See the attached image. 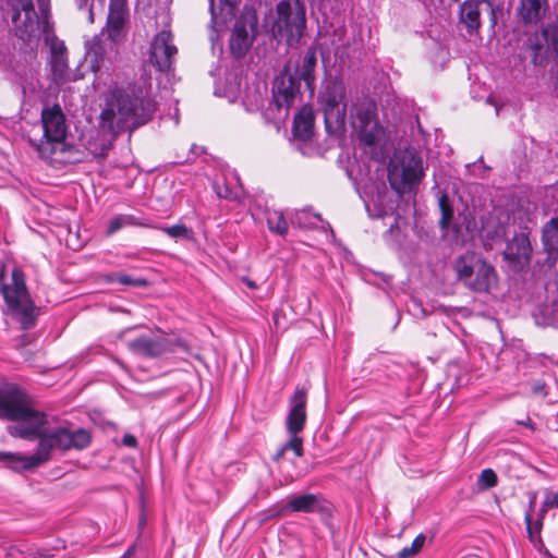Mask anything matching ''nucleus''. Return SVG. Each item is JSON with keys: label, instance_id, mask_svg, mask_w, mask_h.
Segmentation results:
<instances>
[{"label": "nucleus", "instance_id": "1", "mask_svg": "<svg viewBox=\"0 0 558 558\" xmlns=\"http://www.w3.org/2000/svg\"><path fill=\"white\" fill-rule=\"evenodd\" d=\"M2 417L13 421L7 432L27 440H38L31 456L2 452V464L14 470H34L51 459V451L84 449L90 444V435L84 428L71 432L64 426H52L49 416L36 410L33 398L19 385L2 378Z\"/></svg>", "mask_w": 558, "mask_h": 558}, {"label": "nucleus", "instance_id": "2", "mask_svg": "<svg viewBox=\"0 0 558 558\" xmlns=\"http://www.w3.org/2000/svg\"><path fill=\"white\" fill-rule=\"evenodd\" d=\"M156 110L150 98L132 97L123 90H116L100 113L101 126L112 134L134 130L147 123Z\"/></svg>", "mask_w": 558, "mask_h": 558}, {"label": "nucleus", "instance_id": "3", "mask_svg": "<svg viewBox=\"0 0 558 558\" xmlns=\"http://www.w3.org/2000/svg\"><path fill=\"white\" fill-rule=\"evenodd\" d=\"M316 65L317 48L312 46L300 57L293 73L286 66L276 78L272 89V104L280 117H288L289 109L294 105L300 94V81L305 83L311 95L314 94Z\"/></svg>", "mask_w": 558, "mask_h": 558}, {"label": "nucleus", "instance_id": "4", "mask_svg": "<svg viewBox=\"0 0 558 558\" xmlns=\"http://www.w3.org/2000/svg\"><path fill=\"white\" fill-rule=\"evenodd\" d=\"M2 298L7 305V314L20 325L22 330L33 329L40 315V308L33 301L24 271L14 266L11 276L4 282L2 265Z\"/></svg>", "mask_w": 558, "mask_h": 558}, {"label": "nucleus", "instance_id": "5", "mask_svg": "<svg viewBox=\"0 0 558 558\" xmlns=\"http://www.w3.org/2000/svg\"><path fill=\"white\" fill-rule=\"evenodd\" d=\"M452 267L457 280L473 292L487 293L497 283L494 266L477 253L466 252L458 256Z\"/></svg>", "mask_w": 558, "mask_h": 558}, {"label": "nucleus", "instance_id": "6", "mask_svg": "<svg viewBox=\"0 0 558 558\" xmlns=\"http://www.w3.org/2000/svg\"><path fill=\"white\" fill-rule=\"evenodd\" d=\"M425 173L422 157L414 150L395 154L388 166V181L398 194L414 191Z\"/></svg>", "mask_w": 558, "mask_h": 558}, {"label": "nucleus", "instance_id": "7", "mask_svg": "<svg viewBox=\"0 0 558 558\" xmlns=\"http://www.w3.org/2000/svg\"><path fill=\"white\" fill-rule=\"evenodd\" d=\"M305 7L301 0H281L276 4V15L265 17L267 35H304Z\"/></svg>", "mask_w": 558, "mask_h": 558}, {"label": "nucleus", "instance_id": "8", "mask_svg": "<svg viewBox=\"0 0 558 558\" xmlns=\"http://www.w3.org/2000/svg\"><path fill=\"white\" fill-rule=\"evenodd\" d=\"M41 123L45 141L37 146L41 158L52 159L58 153L68 150L64 143L66 133L64 116L59 106L45 108L41 112Z\"/></svg>", "mask_w": 558, "mask_h": 558}, {"label": "nucleus", "instance_id": "9", "mask_svg": "<svg viewBox=\"0 0 558 558\" xmlns=\"http://www.w3.org/2000/svg\"><path fill=\"white\" fill-rule=\"evenodd\" d=\"M351 124L364 146L377 145L384 135V129L377 120V106L373 100L364 99L353 107Z\"/></svg>", "mask_w": 558, "mask_h": 558}, {"label": "nucleus", "instance_id": "10", "mask_svg": "<svg viewBox=\"0 0 558 558\" xmlns=\"http://www.w3.org/2000/svg\"><path fill=\"white\" fill-rule=\"evenodd\" d=\"M345 88L340 81H330L320 93L319 102L324 112L325 126L328 133L344 129L347 105L343 102Z\"/></svg>", "mask_w": 558, "mask_h": 558}, {"label": "nucleus", "instance_id": "11", "mask_svg": "<svg viewBox=\"0 0 558 558\" xmlns=\"http://www.w3.org/2000/svg\"><path fill=\"white\" fill-rule=\"evenodd\" d=\"M130 351L144 357H159L166 353L177 352L178 350L187 351L186 342L181 338H150L141 336L126 343Z\"/></svg>", "mask_w": 558, "mask_h": 558}, {"label": "nucleus", "instance_id": "12", "mask_svg": "<svg viewBox=\"0 0 558 558\" xmlns=\"http://www.w3.org/2000/svg\"><path fill=\"white\" fill-rule=\"evenodd\" d=\"M8 5L12 10L14 35H35L39 29V20L33 0H8Z\"/></svg>", "mask_w": 558, "mask_h": 558}, {"label": "nucleus", "instance_id": "13", "mask_svg": "<svg viewBox=\"0 0 558 558\" xmlns=\"http://www.w3.org/2000/svg\"><path fill=\"white\" fill-rule=\"evenodd\" d=\"M45 41L49 47L50 56L48 63L52 81L57 85H62L70 80L65 44L59 37H45Z\"/></svg>", "mask_w": 558, "mask_h": 558}, {"label": "nucleus", "instance_id": "14", "mask_svg": "<svg viewBox=\"0 0 558 558\" xmlns=\"http://www.w3.org/2000/svg\"><path fill=\"white\" fill-rule=\"evenodd\" d=\"M130 25L129 0H109L106 25L100 35H122L129 32Z\"/></svg>", "mask_w": 558, "mask_h": 558}, {"label": "nucleus", "instance_id": "15", "mask_svg": "<svg viewBox=\"0 0 558 558\" xmlns=\"http://www.w3.org/2000/svg\"><path fill=\"white\" fill-rule=\"evenodd\" d=\"M172 37H154L148 61L161 73H169L173 70V63L178 48L171 43Z\"/></svg>", "mask_w": 558, "mask_h": 558}, {"label": "nucleus", "instance_id": "16", "mask_svg": "<svg viewBox=\"0 0 558 558\" xmlns=\"http://www.w3.org/2000/svg\"><path fill=\"white\" fill-rule=\"evenodd\" d=\"M306 403V389L296 388L289 400V411L284 423L288 434H299L304 429L307 418Z\"/></svg>", "mask_w": 558, "mask_h": 558}, {"label": "nucleus", "instance_id": "17", "mask_svg": "<svg viewBox=\"0 0 558 558\" xmlns=\"http://www.w3.org/2000/svg\"><path fill=\"white\" fill-rule=\"evenodd\" d=\"M486 4L490 13L492 27L497 24V10L493 7L490 1L480 0H465L460 8V22L465 25L468 32L472 33L477 31L481 21V5Z\"/></svg>", "mask_w": 558, "mask_h": 558}, {"label": "nucleus", "instance_id": "18", "mask_svg": "<svg viewBox=\"0 0 558 558\" xmlns=\"http://www.w3.org/2000/svg\"><path fill=\"white\" fill-rule=\"evenodd\" d=\"M328 510L327 502L322 495L303 494L292 497L287 505L279 511V515H286L290 512H325Z\"/></svg>", "mask_w": 558, "mask_h": 558}, {"label": "nucleus", "instance_id": "19", "mask_svg": "<svg viewBox=\"0 0 558 558\" xmlns=\"http://www.w3.org/2000/svg\"><path fill=\"white\" fill-rule=\"evenodd\" d=\"M211 13V25L216 33L229 29L234 17L235 3L232 0H208Z\"/></svg>", "mask_w": 558, "mask_h": 558}, {"label": "nucleus", "instance_id": "20", "mask_svg": "<svg viewBox=\"0 0 558 558\" xmlns=\"http://www.w3.org/2000/svg\"><path fill=\"white\" fill-rule=\"evenodd\" d=\"M232 25V35H258V16L255 8L245 4L240 14L234 13V17L230 24Z\"/></svg>", "mask_w": 558, "mask_h": 558}, {"label": "nucleus", "instance_id": "21", "mask_svg": "<svg viewBox=\"0 0 558 558\" xmlns=\"http://www.w3.org/2000/svg\"><path fill=\"white\" fill-rule=\"evenodd\" d=\"M548 10V0H520L518 14L524 24H537Z\"/></svg>", "mask_w": 558, "mask_h": 558}, {"label": "nucleus", "instance_id": "22", "mask_svg": "<svg viewBox=\"0 0 558 558\" xmlns=\"http://www.w3.org/2000/svg\"><path fill=\"white\" fill-rule=\"evenodd\" d=\"M549 47L558 58V37H529V48L531 50L532 62L534 65H542L546 60Z\"/></svg>", "mask_w": 558, "mask_h": 558}, {"label": "nucleus", "instance_id": "23", "mask_svg": "<svg viewBox=\"0 0 558 558\" xmlns=\"http://www.w3.org/2000/svg\"><path fill=\"white\" fill-rule=\"evenodd\" d=\"M313 110L310 107H303L293 119V135L300 141H308L313 136Z\"/></svg>", "mask_w": 558, "mask_h": 558}, {"label": "nucleus", "instance_id": "24", "mask_svg": "<svg viewBox=\"0 0 558 558\" xmlns=\"http://www.w3.org/2000/svg\"><path fill=\"white\" fill-rule=\"evenodd\" d=\"M541 240L548 255L558 256V216L551 217L544 223Z\"/></svg>", "mask_w": 558, "mask_h": 558}, {"label": "nucleus", "instance_id": "25", "mask_svg": "<svg viewBox=\"0 0 558 558\" xmlns=\"http://www.w3.org/2000/svg\"><path fill=\"white\" fill-rule=\"evenodd\" d=\"M116 37H106L105 40L102 37H93L92 40H87L85 47L87 49L86 54L90 59L93 68L100 66V62H102L106 54V46L116 44Z\"/></svg>", "mask_w": 558, "mask_h": 558}, {"label": "nucleus", "instance_id": "26", "mask_svg": "<svg viewBox=\"0 0 558 558\" xmlns=\"http://www.w3.org/2000/svg\"><path fill=\"white\" fill-rule=\"evenodd\" d=\"M530 254V241L524 234L515 235L512 241L508 243L505 252L506 257L510 260L529 258Z\"/></svg>", "mask_w": 558, "mask_h": 558}, {"label": "nucleus", "instance_id": "27", "mask_svg": "<svg viewBox=\"0 0 558 558\" xmlns=\"http://www.w3.org/2000/svg\"><path fill=\"white\" fill-rule=\"evenodd\" d=\"M427 49L428 58L435 66L442 68L449 60V50L437 38L432 37Z\"/></svg>", "mask_w": 558, "mask_h": 558}, {"label": "nucleus", "instance_id": "28", "mask_svg": "<svg viewBox=\"0 0 558 558\" xmlns=\"http://www.w3.org/2000/svg\"><path fill=\"white\" fill-rule=\"evenodd\" d=\"M299 434H289L290 438L286 441L274 456V461L279 462L288 450L293 451L296 457L304 454L303 439L298 436Z\"/></svg>", "mask_w": 558, "mask_h": 558}, {"label": "nucleus", "instance_id": "29", "mask_svg": "<svg viewBox=\"0 0 558 558\" xmlns=\"http://www.w3.org/2000/svg\"><path fill=\"white\" fill-rule=\"evenodd\" d=\"M129 226H144V223L138 221V219L133 215H116L109 220L106 235L110 236L122 228Z\"/></svg>", "mask_w": 558, "mask_h": 558}, {"label": "nucleus", "instance_id": "30", "mask_svg": "<svg viewBox=\"0 0 558 558\" xmlns=\"http://www.w3.org/2000/svg\"><path fill=\"white\" fill-rule=\"evenodd\" d=\"M266 221L268 229L271 232L283 235L288 231V223L283 216V213L277 209L266 210Z\"/></svg>", "mask_w": 558, "mask_h": 558}, {"label": "nucleus", "instance_id": "31", "mask_svg": "<svg viewBox=\"0 0 558 558\" xmlns=\"http://www.w3.org/2000/svg\"><path fill=\"white\" fill-rule=\"evenodd\" d=\"M39 13V29L43 35H49L53 32V24L50 22V0H37Z\"/></svg>", "mask_w": 558, "mask_h": 558}, {"label": "nucleus", "instance_id": "32", "mask_svg": "<svg viewBox=\"0 0 558 558\" xmlns=\"http://www.w3.org/2000/svg\"><path fill=\"white\" fill-rule=\"evenodd\" d=\"M255 37H230L229 47L232 56L241 59L253 45Z\"/></svg>", "mask_w": 558, "mask_h": 558}, {"label": "nucleus", "instance_id": "33", "mask_svg": "<svg viewBox=\"0 0 558 558\" xmlns=\"http://www.w3.org/2000/svg\"><path fill=\"white\" fill-rule=\"evenodd\" d=\"M438 204L441 211L439 227L442 230H448L453 218V209L450 205L449 196L446 193H442L438 199Z\"/></svg>", "mask_w": 558, "mask_h": 558}, {"label": "nucleus", "instance_id": "34", "mask_svg": "<svg viewBox=\"0 0 558 558\" xmlns=\"http://www.w3.org/2000/svg\"><path fill=\"white\" fill-rule=\"evenodd\" d=\"M155 34L154 35H171V17L168 12L161 10L156 12L154 16Z\"/></svg>", "mask_w": 558, "mask_h": 558}, {"label": "nucleus", "instance_id": "35", "mask_svg": "<svg viewBox=\"0 0 558 558\" xmlns=\"http://www.w3.org/2000/svg\"><path fill=\"white\" fill-rule=\"evenodd\" d=\"M108 282H119L123 286H133V287H145L147 286V280L143 278H132L126 274H110L106 277Z\"/></svg>", "mask_w": 558, "mask_h": 558}, {"label": "nucleus", "instance_id": "36", "mask_svg": "<svg viewBox=\"0 0 558 558\" xmlns=\"http://www.w3.org/2000/svg\"><path fill=\"white\" fill-rule=\"evenodd\" d=\"M159 230L165 232L168 236L172 239H192L193 231L187 228L185 225H174L170 227H160Z\"/></svg>", "mask_w": 558, "mask_h": 558}, {"label": "nucleus", "instance_id": "37", "mask_svg": "<svg viewBox=\"0 0 558 558\" xmlns=\"http://www.w3.org/2000/svg\"><path fill=\"white\" fill-rule=\"evenodd\" d=\"M497 475L495 471L492 469L483 470L477 480V486L481 490H487L489 488H493L497 485Z\"/></svg>", "mask_w": 558, "mask_h": 558}, {"label": "nucleus", "instance_id": "38", "mask_svg": "<svg viewBox=\"0 0 558 558\" xmlns=\"http://www.w3.org/2000/svg\"><path fill=\"white\" fill-rule=\"evenodd\" d=\"M535 502H536V494L533 493L531 495V497H530V500H529V509H527V511L525 512V515H524V521H525V524H526V532H527V536H529L531 542H534L533 530H532V513H533L534 508H535Z\"/></svg>", "mask_w": 558, "mask_h": 558}, {"label": "nucleus", "instance_id": "39", "mask_svg": "<svg viewBox=\"0 0 558 558\" xmlns=\"http://www.w3.org/2000/svg\"><path fill=\"white\" fill-rule=\"evenodd\" d=\"M532 391L534 395L536 396H543L545 397L547 395L546 392V385L544 381L542 380H536L535 383H533L532 385Z\"/></svg>", "mask_w": 558, "mask_h": 558}, {"label": "nucleus", "instance_id": "40", "mask_svg": "<svg viewBox=\"0 0 558 558\" xmlns=\"http://www.w3.org/2000/svg\"><path fill=\"white\" fill-rule=\"evenodd\" d=\"M545 506L558 508V493L547 492L545 496Z\"/></svg>", "mask_w": 558, "mask_h": 558}, {"label": "nucleus", "instance_id": "41", "mask_svg": "<svg viewBox=\"0 0 558 558\" xmlns=\"http://www.w3.org/2000/svg\"><path fill=\"white\" fill-rule=\"evenodd\" d=\"M88 2H89V0H76L77 8L80 10L86 9L88 11L89 21L93 22L94 14H93L92 5H89Z\"/></svg>", "mask_w": 558, "mask_h": 558}, {"label": "nucleus", "instance_id": "42", "mask_svg": "<svg viewBox=\"0 0 558 558\" xmlns=\"http://www.w3.org/2000/svg\"><path fill=\"white\" fill-rule=\"evenodd\" d=\"M425 539H426V536L421 533L418 534L412 542L411 545H413V547L415 549H417L418 551H421V549L423 548L424 544H425Z\"/></svg>", "mask_w": 558, "mask_h": 558}, {"label": "nucleus", "instance_id": "43", "mask_svg": "<svg viewBox=\"0 0 558 558\" xmlns=\"http://www.w3.org/2000/svg\"><path fill=\"white\" fill-rule=\"evenodd\" d=\"M122 444L126 447L133 448L137 445V440L133 435L125 434L122 437Z\"/></svg>", "mask_w": 558, "mask_h": 558}, {"label": "nucleus", "instance_id": "44", "mask_svg": "<svg viewBox=\"0 0 558 558\" xmlns=\"http://www.w3.org/2000/svg\"><path fill=\"white\" fill-rule=\"evenodd\" d=\"M548 508H551V506H545V500H544L542 504V507L539 508L538 514H537L538 527H543V521L545 519Z\"/></svg>", "mask_w": 558, "mask_h": 558}, {"label": "nucleus", "instance_id": "45", "mask_svg": "<svg viewBox=\"0 0 558 558\" xmlns=\"http://www.w3.org/2000/svg\"><path fill=\"white\" fill-rule=\"evenodd\" d=\"M542 529L543 527H538V519L536 520L535 524L532 523V530H533V536H534V542H532L533 544L542 543V538H541Z\"/></svg>", "mask_w": 558, "mask_h": 558}, {"label": "nucleus", "instance_id": "46", "mask_svg": "<svg viewBox=\"0 0 558 558\" xmlns=\"http://www.w3.org/2000/svg\"><path fill=\"white\" fill-rule=\"evenodd\" d=\"M550 31L553 32V35H558V17L548 28H544L542 31V35H549Z\"/></svg>", "mask_w": 558, "mask_h": 558}, {"label": "nucleus", "instance_id": "47", "mask_svg": "<svg viewBox=\"0 0 558 558\" xmlns=\"http://www.w3.org/2000/svg\"><path fill=\"white\" fill-rule=\"evenodd\" d=\"M306 216H307V214H306L305 211H303V213H298V214H296V216H295V222H296L299 226H301V227H310V226H312V225H313L312 222H307V223H306V222H303V221H302V219H303L304 217H306Z\"/></svg>", "mask_w": 558, "mask_h": 558}, {"label": "nucleus", "instance_id": "48", "mask_svg": "<svg viewBox=\"0 0 558 558\" xmlns=\"http://www.w3.org/2000/svg\"><path fill=\"white\" fill-rule=\"evenodd\" d=\"M414 557L409 546L403 547L398 554L397 558H412Z\"/></svg>", "mask_w": 558, "mask_h": 558}, {"label": "nucleus", "instance_id": "49", "mask_svg": "<svg viewBox=\"0 0 558 558\" xmlns=\"http://www.w3.org/2000/svg\"><path fill=\"white\" fill-rule=\"evenodd\" d=\"M518 423L533 428V424H532L530 417H527L525 421H519Z\"/></svg>", "mask_w": 558, "mask_h": 558}, {"label": "nucleus", "instance_id": "50", "mask_svg": "<svg viewBox=\"0 0 558 558\" xmlns=\"http://www.w3.org/2000/svg\"><path fill=\"white\" fill-rule=\"evenodd\" d=\"M220 38L221 37H219V36H216V37L213 38V47L214 48L218 45Z\"/></svg>", "mask_w": 558, "mask_h": 558}, {"label": "nucleus", "instance_id": "51", "mask_svg": "<svg viewBox=\"0 0 558 558\" xmlns=\"http://www.w3.org/2000/svg\"><path fill=\"white\" fill-rule=\"evenodd\" d=\"M409 547H410V550H411V553L413 554V556H415L416 554H418V553H420L417 549H415V548L413 547V545H411V546H409Z\"/></svg>", "mask_w": 558, "mask_h": 558}, {"label": "nucleus", "instance_id": "52", "mask_svg": "<svg viewBox=\"0 0 558 558\" xmlns=\"http://www.w3.org/2000/svg\"><path fill=\"white\" fill-rule=\"evenodd\" d=\"M313 218H315L316 220H319V221H322V220H323V219H322V216H320L319 214H314V215H313Z\"/></svg>", "mask_w": 558, "mask_h": 558}, {"label": "nucleus", "instance_id": "53", "mask_svg": "<svg viewBox=\"0 0 558 558\" xmlns=\"http://www.w3.org/2000/svg\"><path fill=\"white\" fill-rule=\"evenodd\" d=\"M288 38H289V40H288V45H291V44H292V41H291V40H292L294 37H288Z\"/></svg>", "mask_w": 558, "mask_h": 558}, {"label": "nucleus", "instance_id": "54", "mask_svg": "<svg viewBox=\"0 0 558 558\" xmlns=\"http://www.w3.org/2000/svg\"><path fill=\"white\" fill-rule=\"evenodd\" d=\"M218 196L227 198V195H222L221 193H218Z\"/></svg>", "mask_w": 558, "mask_h": 558}, {"label": "nucleus", "instance_id": "55", "mask_svg": "<svg viewBox=\"0 0 558 558\" xmlns=\"http://www.w3.org/2000/svg\"><path fill=\"white\" fill-rule=\"evenodd\" d=\"M122 558H130L129 553H126Z\"/></svg>", "mask_w": 558, "mask_h": 558}]
</instances>
